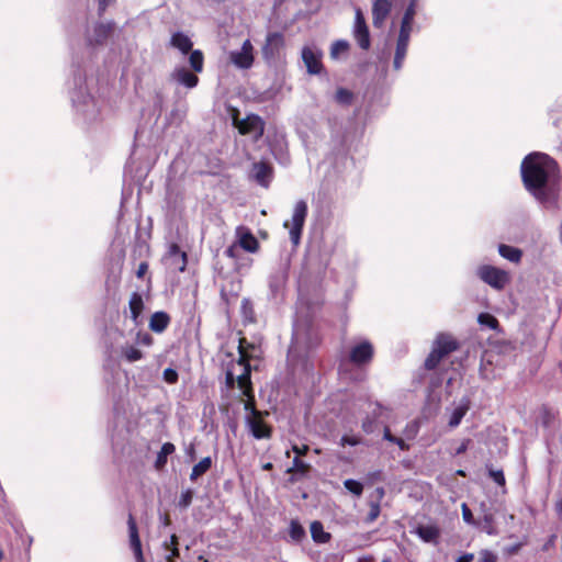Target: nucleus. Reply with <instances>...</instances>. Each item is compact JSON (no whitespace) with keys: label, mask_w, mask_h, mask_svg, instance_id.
Masks as SVG:
<instances>
[{"label":"nucleus","mask_w":562,"mask_h":562,"mask_svg":"<svg viewBox=\"0 0 562 562\" xmlns=\"http://www.w3.org/2000/svg\"><path fill=\"white\" fill-rule=\"evenodd\" d=\"M521 178L528 192L541 204L553 206L559 193L555 184L559 177L557 162L543 153H531L521 162Z\"/></svg>","instance_id":"f257e3e1"},{"label":"nucleus","mask_w":562,"mask_h":562,"mask_svg":"<svg viewBox=\"0 0 562 562\" xmlns=\"http://www.w3.org/2000/svg\"><path fill=\"white\" fill-rule=\"evenodd\" d=\"M239 358L226 371L225 380L228 387H233L237 383L238 389L241 390L243 395L249 396L250 394V366L248 363L250 358L256 357V347L246 341L245 338L239 340L238 345Z\"/></svg>","instance_id":"f03ea898"},{"label":"nucleus","mask_w":562,"mask_h":562,"mask_svg":"<svg viewBox=\"0 0 562 562\" xmlns=\"http://www.w3.org/2000/svg\"><path fill=\"white\" fill-rule=\"evenodd\" d=\"M457 348L458 342L452 336L446 334L438 335L434 341L429 356L425 360L426 369H435L441 359L454 351Z\"/></svg>","instance_id":"7ed1b4c3"},{"label":"nucleus","mask_w":562,"mask_h":562,"mask_svg":"<svg viewBox=\"0 0 562 562\" xmlns=\"http://www.w3.org/2000/svg\"><path fill=\"white\" fill-rule=\"evenodd\" d=\"M476 276L491 288L502 291L510 282V274L491 265H482L476 269Z\"/></svg>","instance_id":"20e7f679"},{"label":"nucleus","mask_w":562,"mask_h":562,"mask_svg":"<svg viewBox=\"0 0 562 562\" xmlns=\"http://www.w3.org/2000/svg\"><path fill=\"white\" fill-rule=\"evenodd\" d=\"M307 215V204L305 201H297L293 209L291 221H285L283 226L289 229L292 244L297 246L301 240L302 229Z\"/></svg>","instance_id":"39448f33"},{"label":"nucleus","mask_w":562,"mask_h":562,"mask_svg":"<svg viewBox=\"0 0 562 562\" xmlns=\"http://www.w3.org/2000/svg\"><path fill=\"white\" fill-rule=\"evenodd\" d=\"M229 63L237 69H249L255 61V48L250 40H245L239 49H233L228 53Z\"/></svg>","instance_id":"423d86ee"},{"label":"nucleus","mask_w":562,"mask_h":562,"mask_svg":"<svg viewBox=\"0 0 562 562\" xmlns=\"http://www.w3.org/2000/svg\"><path fill=\"white\" fill-rule=\"evenodd\" d=\"M114 24L108 23H95L92 29L87 31L86 42L91 48H97L106 43L113 32Z\"/></svg>","instance_id":"0eeeda50"},{"label":"nucleus","mask_w":562,"mask_h":562,"mask_svg":"<svg viewBox=\"0 0 562 562\" xmlns=\"http://www.w3.org/2000/svg\"><path fill=\"white\" fill-rule=\"evenodd\" d=\"M234 122L240 134H248L254 138H259L263 134V122L257 115H248L240 121L234 119Z\"/></svg>","instance_id":"6e6552de"},{"label":"nucleus","mask_w":562,"mask_h":562,"mask_svg":"<svg viewBox=\"0 0 562 562\" xmlns=\"http://www.w3.org/2000/svg\"><path fill=\"white\" fill-rule=\"evenodd\" d=\"M322 52L316 47H303L302 59L308 74L318 75L322 71Z\"/></svg>","instance_id":"1a4fd4ad"},{"label":"nucleus","mask_w":562,"mask_h":562,"mask_svg":"<svg viewBox=\"0 0 562 562\" xmlns=\"http://www.w3.org/2000/svg\"><path fill=\"white\" fill-rule=\"evenodd\" d=\"M236 244L239 248L247 252H256L259 248V243L254 236L251 231L246 226H237L235 229Z\"/></svg>","instance_id":"9d476101"},{"label":"nucleus","mask_w":562,"mask_h":562,"mask_svg":"<svg viewBox=\"0 0 562 562\" xmlns=\"http://www.w3.org/2000/svg\"><path fill=\"white\" fill-rule=\"evenodd\" d=\"M373 357V346L368 340L356 344L349 352L350 361L357 366L366 364Z\"/></svg>","instance_id":"9b49d317"},{"label":"nucleus","mask_w":562,"mask_h":562,"mask_svg":"<svg viewBox=\"0 0 562 562\" xmlns=\"http://www.w3.org/2000/svg\"><path fill=\"white\" fill-rule=\"evenodd\" d=\"M353 36L362 49H368L370 47L369 30L360 9H356Z\"/></svg>","instance_id":"f8f14e48"},{"label":"nucleus","mask_w":562,"mask_h":562,"mask_svg":"<svg viewBox=\"0 0 562 562\" xmlns=\"http://www.w3.org/2000/svg\"><path fill=\"white\" fill-rule=\"evenodd\" d=\"M284 46V37L281 33H269L262 46V56L266 60L273 59Z\"/></svg>","instance_id":"ddd939ff"},{"label":"nucleus","mask_w":562,"mask_h":562,"mask_svg":"<svg viewBox=\"0 0 562 562\" xmlns=\"http://www.w3.org/2000/svg\"><path fill=\"white\" fill-rule=\"evenodd\" d=\"M172 81L188 89H193L199 83V78L183 66L176 67L170 74Z\"/></svg>","instance_id":"4468645a"},{"label":"nucleus","mask_w":562,"mask_h":562,"mask_svg":"<svg viewBox=\"0 0 562 562\" xmlns=\"http://www.w3.org/2000/svg\"><path fill=\"white\" fill-rule=\"evenodd\" d=\"M165 260L169 268L182 272L184 271L187 266V254L184 251H181L180 247L177 244H172L169 247Z\"/></svg>","instance_id":"2eb2a0df"},{"label":"nucleus","mask_w":562,"mask_h":562,"mask_svg":"<svg viewBox=\"0 0 562 562\" xmlns=\"http://www.w3.org/2000/svg\"><path fill=\"white\" fill-rule=\"evenodd\" d=\"M127 525H128L130 544L134 552L136 562H145L144 557H143V551H142V543H140V539L138 536V529L136 526V521L132 515L128 516Z\"/></svg>","instance_id":"dca6fc26"},{"label":"nucleus","mask_w":562,"mask_h":562,"mask_svg":"<svg viewBox=\"0 0 562 562\" xmlns=\"http://www.w3.org/2000/svg\"><path fill=\"white\" fill-rule=\"evenodd\" d=\"M470 408V400L463 397L459 403L454 404L453 407L447 408L450 412L448 425L450 428H456L460 425L462 418L465 416Z\"/></svg>","instance_id":"f3484780"},{"label":"nucleus","mask_w":562,"mask_h":562,"mask_svg":"<svg viewBox=\"0 0 562 562\" xmlns=\"http://www.w3.org/2000/svg\"><path fill=\"white\" fill-rule=\"evenodd\" d=\"M411 34H406V32H400L398 38L396 42L395 56L393 61V67L395 70H400L403 66L404 59L406 57L408 43H409Z\"/></svg>","instance_id":"a211bd4d"},{"label":"nucleus","mask_w":562,"mask_h":562,"mask_svg":"<svg viewBox=\"0 0 562 562\" xmlns=\"http://www.w3.org/2000/svg\"><path fill=\"white\" fill-rule=\"evenodd\" d=\"M391 12L389 0H375L372 7V22L375 27H381Z\"/></svg>","instance_id":"6ab92c4d"},{"label":"nucleus","mask_w":562,"mask_h":562,"mask_svg":"<svg viewBox=\"0 0 562 562\" xmlns=\"http://www.w3.org/2000/svg\"><path fill=\"white\" fill-rule=\"evenodd\" d=\"M75 106L79 113L82 114L87 120H94L99 113L95 101L90 97L86 95L82 102H78L74 99Z\"/></svg>","instance_id":"aec40b11"},{"label":"nucleus","mask_w":562,"mask_h":562,"mask_svg":"<svg viewBox=\"0 0 562 562\" xmlns=\"http://www.w3.org/2000/svg\"><path fill=\"white\" fill-rule=\"evenodd\" d=\"M247 423H248L250 431L255 438L262 439V438L270 437V429L262 422L261 414H259L257 416L247 417Z\"/></svg>","instance_id":"412c9836"},{"label":"nucleus","mask_w":562,"mask_h":562,"mask_svg":"<svg viewBox=\"0 0 562 562\" xmlns=\"http://www.w3.org/2000/svg\"><path fill=\"white\" fill-rule=\"evenodd\" d=\"M170 46L177 48L182 54L191 52L193 43L188 35L182 32H176L170 37Z\"/></svg>","instance_id":"4be33fe9"},{"label":"nucleus","mask_w":562,"mask_h":562,"mask_svg":"<svg viewBox=\"0 0 562 562\" xmlns=\"http://www.w3.org/2000/svg\"><path fill=\"white\" fill-rule=\"evenodd\" d=\"M251 176L259 184L267 187L271 177V168L263 162H256L252 166Z\"/></svg>","instance_id":"5701e85b"},{"label":"nucleus","mask_w":562,"mask_h":562,"mask_svg":"<svg viewBox=\"0 0 562 562\" xmlns=\"http://www.w3.org/2000/svg\"><path fill=\"white\" fill-rule=\"evenodd\" d=\"M170 317L165 312H156L149 321V328L155 333H162L169 325Z\"/></svg>","instance_id":"b1692460"},{"label":"nucleus","mask_w":562,"mask_h":562,"mask_svg":"<svg viewBox=\"0 0 562 562\" xmlns=\"http://www.w3.org/2000/svg\"><path fill=\"white\" fill-rule=\"evenodd\" d=\"M128 306L131 312V318L137 325L138 318L144 310V302L142 295L137 292H134L130 297Z\"/></svg>","instance_id":"393cba45"},{"label":"nucleus","mask_w":562,"mask_h":562,"mask_svg":"<svg viewBox=\"0 0 562 562\" xmlns=\"http://www.w3.org/2000/svg\"><path fill=\"white\" fill-rule=\"evenodd\" d=\"M415 0H412V2L409 3V5L407 7L404 15H403V19H402V22H401V29H400V32H406V34H411L412 33V29H413V21H414V16H415Z\"/></svg>","instance_id":"a878e982"},{"label":"nucleus","mask_w":562,"mask_h":562,"mask_svg":"<svg viewBox=\"0 0 562 562\" xmlns=\"http://www.w3.org/2000/svg\"><path fill=\"white\" fill-rule=\"evenodd\" d=\"M416 533L426 542L435 541L439 537V529L434 525L419 526Z\"/></svg>","instance_id":"bb28decb"},{"label":"nucleus","mask_w":562,"mask_h":562,"mask_svg":"<svg viewBox=\"0 0 562 562\" xmlns=\"http://www.w3.org/2000/svg\"><path fill=\"white\" fill-rule=\"evenodd\" d=\"M498 252L503 258L512 262H519L522 256L518 248L503 244L498 246Z\"/></svg>","instance_id":"cd10ccee"},{"label":"nucleus","mask_w":562,"mask_h":562,"mask_svg":"<svg viewBox=\"0 0 562 562\" xmlns=\"http://www.w3.org/2000/svg\"><path fill=\"white\" fill-rule=\"evenodd\" d=\"M176 450V447L171 442H165L160 449V451L157 454V459L155 462V465L157 469H161L167 463V458L169 454L173 453Z\"/></svg>","instance_id":"c85d7f7f"},{"label":"nucleus","mask_w":562,"mask_h":562,"mask_svg":"<svg viewBox=\"0 0 562 562\" xmlns=\"http://www.w3.org/2000/svg\"><path fill=\"white\" fill-rule=\"evenodd\" d=\"M312 538L319 543H325L329 540L330 535L324 531L323 525L319 521H313L311 524Z\"/></svg>","instance_id":"c756f323"},{"label":"nucleus","mask_w":562,"mask_h":562,"mask_svg":"<svg viewBox=\"0 0 562 562\" xmlns=\"http://www.w3.org/2000/svg\"><path fill=\"white\" fill-rule=\"evenodd\" d=\"M211 465H212V459L210 457L203 458L199 463H196L193 467L192 472L190 474V479L192 481H195L198 477H200L205 472H207L210 470Z\"/></svg>","instance_id":"7c9ffc66"},{"label":"nucleus","mask_w":562,"mask_h":562,"mask_svg":"<svg viewBox=\"0 0 562 562\" xmlns=\"http://www.w3.org/2000/svg\"><path fill=\"white\" fill-rule=\"evenodd\" d=\"M482 529L490 536H495L498 533L497 528L494 525V516L488 510H484L483 517L481 520Z\"/></svg>","instance_id":"2f4dec72"},{"label":"nucleus","mask_w":562,"mask_h":562,"mask_svg":"<svg viewBox=\"0 0 562 562\" xmlns=\"http://www.w3.org/2000/svg\"><path fill=\"white\" fill-rule=\"evenodd\" d=\"M189 63L194 72H202L204 66V56L200 49L191 50Z\"/></svg>","instance_id":"473e14b6"},{"label":"nucleus","mask_w":562,"mask_h":562,"mask_svg":"<svg viewBox=\"0 0 562 562\" xmlns=\"http://www.w3.org/2000/svg\"><path fill=\"white\" fill-rule=\"evenodd\" d=\"M121 352L128 362H135L143 358L142 351L132 345L123 346Z\"/></svg>","instance_id":"72a5a7b5"},{"label":"nucleus","mask_w":562,"mask_h":562,"mask_svg":"<svg viewBox=\"0 0 562 562\" xmlns=\"http://www.w3.org/2000/svg\"><path fill=\"white\" fill-rule=\"evenodd\" d=\"M289 533L293 541L299 542L304 538L305 530L297 520H291Z\"/></svg>","instance_id":"f704fd0d"},{"label":"nucleus","mask_w":562,"mask_h":562,"mask_svg":"<svg viewBox=\"0 0 562 562\" xmlns=\"http://www.w3.org/2000/svg\"><path fill=\"white\" fill-rule=\"evenodd\" d=\"M349 49V43L344 40L336 41L330 48V56L337 59L340 55L346 54Z\"/></svg>","instance_id":"c9c22d12"},{"label":"nucleus","mask_w":562,"mask_h":562,"mask_svg":"<svg viewBox=\"0 0 562 562\" xmlns=\"http://www.w3.org/2000/svg\"><path fill=\"white\" fill-rule=\"evenodd\" d=\"M477 322L481 326H485L490 329H496L498 327V321L488 313H481L477 316Z\"/></svg>","instance_id":"e433bc0d"},{"label":"nucleus","mask_w":562,"mask_h":562,"mask_svg":"<svg viewBox=\"0 0 562 562\" xmlns=\"http://www.w3.org/2000/svg\"><path fill=\"white\" fill-rule=\"evenodd\" d=\"M344 486L356 496H360L363 492V485L359 481L352 479L345 480Z\"/></svg>","instance_id":"4c0bfd02"},{"label":"nucleus","mask_w":562,"mask_h":562,"mask_svg":"<svg viewBox=\"0 0 562 562\" xmlns=\"http://www.w3.org/2000/svg\"><path fill=\"white\" fill-rule=\"evenodd\" d=\"M362 443V438L358 435H355V434H345L341 438H340V441H339V445L341 447H345V446H351V447H355V446H358V445H361Z\"/></svg>","instance_id":"58836bf2"},{"label":"nucleus","mask_w":562,"mask_h":562,"mask_svg":"<svg viewBox=\"0 0 562 562\" xmlns=\"http://www.w3.org/2000/svg\"><path fill=\"white\" fill-rule=\"evenodd\" d=\"M419 426L416 420L408 423L403 431L406 439H414L418 432Z\"/></svg>","instance_id":"ea45409f"},{"label":"nucleus","mask_w":562,"mask_h":562,"mask_svg":"<svg viewBox=\"0 0 562 562\" xmlns=\"http://www.w3.org/2000/svg\"><path fill=\"white\" fill-rule=\"evenodd\" d=\"M193 498V492L191 490H187L181 493L178 505L182 508H187L190 506Z\"/></svg>","instance_id":"a19ab883"},{"label":"nucleus","mask_w":562,"mask_h":562,"mask_svg":"<svg viewBox=\"0 0 562 562\" xmlns=\"http://www.w3.org/2000/svg\"><path fill=\"white\" fill-rule=\"evenodd\" d=\"M352 94L347 89H338L336 92V100L339 103L347 104L351 101Z\"/></svg>","instance_id":"79ce46f5"},{"label":"nucleus","mask_w":562,"mask_h":562,"mask_svg":"<svg viewBox=\"0 0 562 562\" xmlns=\"http://www.w3.org/2000/svg\"><path fill=\"white\" fill-rule=\"evenodd\" d=\"M462 509V518L468 525H477V522L474 520L471 509L468 507L465 503L461 505Z\"/></svg>","instance_id":"37998d69"},{"label":"nucleus","mask_w":562,"mask_h":562,"mask_svg":"<svg viewBox=\"0 0 562 562\" xmlns=\"http://www.w3.org/2000/svg\"><path fill=\"white\" fill-rule=\"evenodd\" d=\"M247 397V401L245 402L244 404V408L246 412H249L250 413V416H257L260 414V412H258L256 408H255V405H254V396H252V390L250 389V394L249 396H246Z\"/></svg>","instance_id":"c03bdc74"},{"label":"nucleus","mask_w":562,"mask_h":562,"mask_svg":"<svg viewBox=\"0 0 562 562\" xmlns=\"http://www.w3.org/2000/svg\"><path fill=\"white\" fill-rule=\"evenodd\" d=\"M164 379L167 383L173 384L178 381V373L171 368L164 370Z\"/></svg>","instance_id":"a18cd8bd"},{"label":"nucleus","mask_w":562,"mask_h":562,"mask_svg":"<svg viewBox=\"0 0 562 562\" xmlns=\"http://www.w3.org/2000/svg\"><path fill=\"white\" fill-rule=\"evenodd\" d=\"M490 476L498 484L505 485V476L502 470H490Z\"/></svg>","instance_id":"49530a36"},{"label":"nucleus","mask_w":562,"mask_h":562,"mask_svg":"<svg viewBox=\"0 0 562 562\" xmlns=\"http://www.w3.org/2000/svg\"><path fill=\"white\" fill-rule=\"evenodd\" d=\"M477 562H496V555L488 550L480 552Z\"/></svg>","instance_id":"de8ad7c7"},{"label":"nucleus","mask_w":562,"mask_h":562,"mask_svg":"<svg viewBox=\"0 0 562 562\" xmlns=\"http://www.w3.org/2000/svg\"><path fill=\"white\" fill-rule=\"evenodd\" d=\"M380 515V505L378 503H371L370 505V512L368 515V521L372 522L374 521Z\"/></svg>","instance_id":"09e8293b"},{"label":"nucleus","mask_w":562,"mask_h":562,"mask_svg":"<svg viewBox=\"0 0 562 562\" xmlns=\"http://www.w3.org/2000/svg\"><path fill=\"white\" fill-rule=\"evenodd\" d=\"M136 341L139 345L150 346L153 344V337L147 333H138Z\"/></svg>","instance_id":"8fccbe9b"},{"label":"nucleus","mask_w":562,"mask_h":562,"mask_svg":"<svg viewBox=\"0 0 562 562\" xmlns=\"http://www.w3.org/2000/svg\"><path fill=\"white\" fill-rule=\"evenodd\" d=\"M292 469L296 470L299 472H305L308 469V464L305 463L304 461L300 460L299 457H295L293 459V467H292Z\"/></svg>","instance_id":"3c124183"},{"label":"nucleus","mask_w":562,"mask_h":562,"mask_svg":"<svg viewBox=\"0 0 562 562\" xmlns=\"http://www.w3.org/2000/svg\"><path fill=\"white\" fill-rule=\"evenodd\" d=\"M387 441L395 443L398 446V448L403 451L408 450L409 446L405 442L403 438L391 436Z\"/></svg>","instance_id":"603ef678"},{"label":"nucleus","mask_w":562,"mask_h":562,"mask_svg":"<svg viewBox=\"0 0 562 562\" xmlns=\"http://www.w3.org/2000/svg\"><path fill=\"white\" fill-rule=\"evenodd\" d=\"M237 249H238V245L236 244V241L231 245L226 250H225V255L229 258H237Z\"/></svg>","instance_id":"864d4df0"},{"label":"nucleus","mask_w":562,"mask_h":562,"mask_svg":"<svg viewBox=\"0 0 562 562\" xmlns=\"http://www.w3.org/2000/svg\"><path fill=\"white\" fill-rule=\"evenodd\" d=\"M292 450L296 453V457H300V456H304L307 453L308 447L307 446L299 447V446L294 445L292 447Z\"/></svg>","instance_id":"5fc2aeb1"},{"label":"nucleus","mask_w":562,"mask_h":562,"mask_svg":"<svg viewBox=\"0 0 562 562\" xmlns=\"http://www.w3.org/2000/svg\"><path fill=\"white\" fill-rule=\"evenodd\" d=\"M147 269H148V265H147L146 262H142V263L138 266V269H137V271H136V276H137L138 278H142V277L146 273Z\"/></svg>","instance_id":"6e6d98bb"},{"label":"nucleus","mask_w":562,"mask_h":562,"mask_svg":"<svg viewBox=\"0 0 562 562\" xmlns=\"http://www.w3.org/2000/svg\"><path fill=\"white\" fill-rule=\"evenodd\" d=\"M474 555L472 553H464L459 557L458 562H472Z\"/></svg>","instance_id":"4d7b16f0"},{"label":"nucleus","mask_w":562,"mask_h":562,"mask_svg":"<svg viewBox=\"0 0 562 562\" xmlns=\"http://www.w3.org/2000/svg\"><path fill=\"white\" fill-rule=\"evenodd\" d=\"M555 513L562 519V498L555 503Z\"/></svg>","instance_id":"13d9d810"},{"label":"nucleus","mask_w":562,"mask_h":562,"mask_svg":"<svg viewBox=\"0 0 562 562\" xmlns=\"http://www.w3.org/2000/svg\"><path fill=\"white\" fill-rule=\"evenodd\" d=\"M468 443H469V440H464L460 447L457 449V454H461V453H464L468 449Z\"/></svg>","instance_id":"bf43d9fd"},{"label":"nucleus","mask_w":562,"mask_h":562,"mask_svg":"<svg viewBox=\"0 0 562 562\" xmlns=\"http://www.w3.org/2000/svg\"><path fill=\"white\" fill-rule=\"evenodd\" d=\"M111 0H99L100 10H105L106 5L109 4Z\"/></svg>","instance_id":"052dcab7"},{"label":"nucleus","mask_w":562,"mask_h":562,"mask_svg":"<svg viewBox=\"0 0 562 562\" xmlns=\"http://www.w3.org/2000/svg\"><path fill=\"white\" fill-rule=\"evenodd\" d=\"M392 436L391 430L389 427H385L383 430V438L387 440Z\"/></svg>","instance_id":"680f3d73"},{"label":"nucleus","mask_w":562,"mask_h":562,"mask_svg":"<svg viewBox=\"0 0 562 562\" xmlns=\"http://www.w3.org/2000/svg\"><path fill=\"white\" fill-rule=\"evenodd\" d=\"M514 519H515V516L513 514H509L505 517V520L507 524L513 522Z\"/></svg>","instance_id":"e2e57ef3"},{"label":"nucleus","mask_w":562,"mask_h":562,"mask_svg":"<svg viewBox=\"0 0 562 562\" xmlns=\"http://www.w3.org/2000/svg\"><path fill=\"white\" fill-rule=\"evenodd\" d=\"M262 469H263V470H266V471H267V470H271V469H272V463H271V462H267V463H265V464L262 465Z\"/></svg>","instance_id":"0e129e2a"},{"label":"nucleus","mask_w":562,"mask_h":562,"mask_svg":"<svg viewBox=\"0 0 562 562\" xmlns=\"http://www.w3.org/2000/svg\"><path fill=\"white\" fill-rule=\"evenodd\" d=\"M362 428L366 432H370L369 425L367 423L362 424Z\"/></svg>","instance_id":"69168bd1"},{"label":"nucleus","mask_w":562,"mask_h":562,"mask_svg":"<svg viewBox=\"0 0 562 562\" xmlns=\"http://www.w3.org/2000/svg\"><path fill=\"white\" fill-rule=\"evenodd\" d=\"M171 544L172 546L177 544V536H175V535L171 536Z\"/></svg>","instance_id":"338daca9"},{"label":"nucleus","mask_w":562,"mask_h":562,"mask_svg":"<svg viewBox=\"0 0 562 562\" xmlns=\"http://www.w3.org/2000/svg\"><path fill=\"white\" fill-rule=\"evenodd\" d=\"M178 554H179V551H178V549L175 547V548L172 549V555H173V557H177Z\"/></svg>","instance_id":"774afa93"}]
</instances>
